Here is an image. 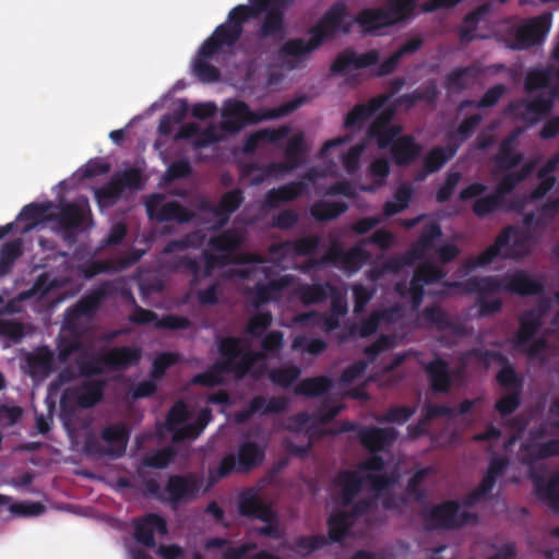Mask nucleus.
<instances>
[{
	"label": "nucleus",
	"instance_id": "5fc2aeb1",
	"mask_svg": "<svg viewBox=\"0 0 559 559\" xmlns=\"http://www.w3.org/2000/svg\"><path fill=\"white\" fill-rule=\"evenodd\" d=\"M325 347L324 343L320 340H306L301 337H297L294 340L293 348L302 349L310 354H317L323 350Z\"/></svg>",
	"mask_w": 559,
	"mask_h": 559
},
{
	"label": "nucleus",
	"instance_id": "b1692460",
	"mask_svg": "<svg viewBox=\"0 0 559 559\" xmlns=\"http://www.w3.org/2000/svg\"><path fill=\"white\" fill-rule=\"evenodd\" d=\"M140 359V352L136 348H117L110 350L105 360L97 362V367L93 369L84 368L83 373L92 374L93 372H100L105 367H127Z\"/></svg>",
	"mask_w": 559,
	"mask_h": 559
},
{
	"label": "nucleus",
	"instance_id": "052dcab7",
	"mask_svg": "<svg viewBox=\"0 0 559 559\" xmlns=\"http://www.w3.org/2000/svg\"><path fill=\"white\" fill-rule=\"evenodd\" d=\"M391 321V318L388 314H373L370 320L365 323L360 329V335L366 336L373 332L376 326H382L385 323H389Z\"/></svg>",
	"mask_w": 559,
	"mask_h": 559
},
{
	"label": "nucleus",
	"instance_id": "39448f33",
	"mask_svg": "<svg viewBox=\"0 0 559 559\" xmlns=\"http://www.w3.org/2000/svg\"><path fill=\"white\" fill-rule=\"evenodd\" d=\"M393 115L386 100H376L367 106L352 110L345 121L347 130L360 128L367 120H372L369 136L374 139L379 150H390L397 165L411 163L420 152V146L408 135H401L400 127L390 122Z\"/></svg>",
	"mask_w": 559,
	"mask_h": 559
},
{
	"label": "nucleus",
	"instance_id": "864d4df0",
	"mask_svg": "<svg viewBox=\"0 0 559 559\" xmlns=\"http://www.w3.org/2000/svg\"><path fill=\"white\" fill-rule=\"evenodd\" d=\"M271 317L267 313H259L254 316L248 325V332L252 336H259L270 324Z\"/></svg>",
	"mask_w": 559,
	"mask_h": 559
},
{
	"label": "nucleus",
	"instance_id": "7c9ffc66",
	"mask_svg": "<svg viewBox=\"0 0 559 559\" xmlns=\"http://www.w3.org/2000/svg\"><path fill=\"white\" fill-rule=\"evenodd\" d=\"M393 428H370L361 433V440L370 450H380L395 439Z\"/></svg>",
	"mask_w": 559,
	"mask_h": 559
},
{
	"label": "nucleus",
	"instance_id": "e2e57ef3",
	"mask_svg": "<svg viewBox=\"0 0 559 559\" xmlns=\"http://www.w3.org/2000/svg\"><path fill=\"white\" fill-rule=\"evenodd\" d=\"M0 333L10 338L17 340L23 335V329L19 323L5 321L0 324Z\"/></svg>",
	"mask_w": 559,
	"mask_h": 559
},
{
	"label": "nucleus",
	"instance_id": "6ab92c4d",
	"mask_svg": "<svg viewBox=\"0 0 559 559\" xmlns=\"http://www.w3.org/2000/svg\"><path fill=\"white\" fill-rule=\"evenodd\" d=\"M550 15L530 20L521 25L516 33L515 48H527L543 40L550 29Z\"/></svg>",
	"mask_w": 559,
	"mask_h": 559
},
{
	"label": "nucleus",
	"instance_id": "4c0bfd02",
	"mask_svg": "<svg viewBox=\"0 0 559 559\" xmlns=\"http://www.w3.org/2000/svg\"><path fill=\"white\" fill-rule=\"evenodd\" d=\"M104 438L111 445V454L119 455L123 452L127 444V431L122 426L106 429Z\"/></svg>",
	"mask_w": 559,
	"mask_h": 559
},
{
	"label": "nucleus",
	"instance_id": "680f3d73",
	"mask_svg": "<svg viewBox=\"0 0 559 559\" xmlns=\"http://www.w3.org/2000/svg\"><path fill=\"white\" fill-rule=\"evenodd\" d=\"M460 181L459 174H450L447 178V181L443 187L438 191L437 198L440 201H444L448 199L452 190L456 187Z\"/></svg>",
	"mask_w": 559,
	"mask_h": 559
},
{
	"label": "nucleus",
	"instance_id": "6e6552de",
	"mask_svg": "<svg viewBox=\"0 0 559 559\" xmlns=\"http://www.w3.org/2000/svg\"><path fill=\"white\" fill-rule=\"evenodd\" d=\"M262 359V356L252 357L247 343L243 341L227 338L221 344V358L216 365L207 372L194 378L195 383L204 385H214L225 379V374L233 372L236 377L241 376L247 370H254V365Z\"/></svg>",
	"mask_w": 559,
	"mask_h": 559
},
{
	"label": "nucleus",
	"instance_id": "de8ad7c7",
	"mask_svg": "<svg viewBox=\"0 0 559 559\" xmlns=\"http://www.w3.org/2000/svg\"><path fill=\"white\" fill-rule=\"evenodd\" d=\"M330 385L326 378L320 377L314 379H308L300 383L298 392L306 395H317L325 391Z\"/></svg>",
	"mask_w": 559,
	"mask_h": 559
},
{
	"label": "nucleus",
	"instance_id": "f3484780",
	"mask_svg": "<svg viewBox=\"0 0 559 559\" xmlns=\"http://www.w3.org/2000/svg\"><path fill=\"white\" fill-rule=\"evenodd\" d=\"M532 168L533 166L531 164H526L522 169L521 174L511 173L507 175L499 182L496 194L480 198L475 202V214L483 216L493 211L498 206L500 197L503 193L509 192L515 186L516 182L522 180L532 170Z\"/></svg>",
	"mask_w": 559,
	"mask_h": 559
},
{
	"label": "nucleus",
	"instance_id": "603ef678",
	"mask_svg": "<svg viewBox=\"0 0 559 559\" xmlns=\"http://www.w3.org/2000/svg\"><path fill=\"white\" fill-rule=\"evenodd\" d=\"M301 191V186L297 183H290L287 185L277 191H274L271 193V200L270 203H273L274 201H286L295 198L298 195Z\"/></svg>",
	"mask_w": 559,
	"mask_h": 559
},
{
	"label": "nucleus",
	"instance_id": "20e7f679",
	"mask_svg": "<svg viewBox=\"0 0 559 559\" xmlns=\"http://www.w3.org/2000/svg\"><path fill=\"white\" fill-rule=\"evenodd\" d=\"M392 480L391 467L384 465L378 456H372L357 472L341 475L338 483L343 495V509L335 510L329 519L331 537L340 540L354 523V518L347 512L352 510L349 502L355 492L372 491L377 499L382 500L384 507L390 508L386 495L391 490Z\"/></svg>",
	"mask_w": 559,
	"mask_h": 559
},
{
	"label": "nucleus",
	"instance_id": "ddd939ff",
	"mask_svg": "<svg viewBox=\"0 0 559 559\" xmlns=\"http://www.w3.org/2000/svg\"><path fill=\"white\" fill-rule=\"evenodd\" d=\"M300 298L305 304L317 302L323 298H330L333 309L332 317L324 320L318 316L312 314H306L297 318V321L305 325L317 324L322 330H332L337 326L336 317L343 314L346 310V302L343 295L330 286L325 288L319 286L305 287L300 292Z\"/></svg>",
	"mask_w": 559,
	"mask_h": 559
},
{
	"label": "nucleus",
	"instance_id": "3c124183",
	"mask_svg": "<svg viewBox=\"0 0 559 559\" xmlns=\"http://www.w3.org/2000/svg\"><path fill=\"white\" fill-rule=\"evenodd\" d=\"M298 374L299 371L296 368L280 369L271 372V379L280 385L287 386Z\"/></svg>",
	"mask_w": 559,
	"mask_h": 559
},
{
	"label": "nucleus",
	"instance_id": "c03bdc74",
	"mask_svg": "<svg viewBox=\"0 0 559 559\" xmlns=\"http://www.w3.org/2000/svg\"><path fill=\"white\" fill-rule=\"evenodd\" d=\"M188 110V105L185 100H178L175 104V111L173 116H165L159 123V131L164 134H168L171 132L173 126L180 122L181 119L186 116Z\"/></svg>",
	"mask_w": 559,
	"mask_h": 559
},
{
	"label": "nucleus",
	"instance_id": "338daca9",
	"mask_svg": "<svg viewBox=\"0 0 559 559\" xmlns=\"http://www.w3.org/2000/svg\"><path fill=\"white\" fill-rule=\"evenodd\" d=\"M518 406V397L515 394H509L502 397L496 405L497 411L502 414L511 413Z\"/></svg>",
	"mask_w": 559,
	"mask_h": 559
},
{
	"label": "nucleus",
	"instance_id": "58836bf2",
	"mask_svg": "<svg viewBox=\"0 0 559 559\" xmlns=\"http://www.w3.org/2000/svg\"><path fill=\"white\" fill-rule=\"evenodd\" d=\"M263 451L257 444L246 443L239 450L238 465L247 469L262 461Z\"/></svg>",
	"mask_w": 559,
	"mask_h": 559
},
{
	"label": "nucleus",
	"instance_id": "0e129e2a",
	"mask_svg": "<svg viewBox=\"0 0 559 559\" xmlns=\"http://www.w3.org/2000/svg\"><path fill=\"white\" fill-rule=\"evenodd\" d=\"M413 414V411L406 407H396L391 409L386 419L390 423L394 424H403L406 421L409 416Z\"/></svg>",
	"mask_w": 559,
	"mask_h": 559
},
{
	"label": "nucleus",
	"instance_id": "ea45409f",
	"mask_svg": "<svg viewBox=\"0 0 559 559\" xmlns=\"http://www.w3.org/2000/svg\"><path fill=\"white\" fill-rule=\"evenodd\" d=\"M432 385L438 391H444L449 386L450 380L443 361L436 359L427 368Z\"/></svg>",
	"mask_w": 559,
	"mask_h": 559
},
{
	"label": "nucleus",
	"instance_id": "49530a36",
	"mask_svg": "<svg viewBox=\"0 0 559 559\" xmlns=\"http://www.w3.org/2000/svg\"><path fill=\"white\" fill-rule=\"evenodd\" d=\"M240 200V194L238 192H230L224 195L221 207L216 213L219 224H224L226 222L228 214L237 209Z\"/></svg>",
	"mask_w": 559,
	"mask_h": 559
},
{
	"label": "nucleus",
	"instance_id": "774afa93",
	"mask_svg": "<svg viewBox=\"0 0 559 559\" xmlns=\"http://www.w3.org/2000/svg\"><path fill=\"white\" fill-rule=\"evenodd\" d=\"M158 554L163 559H181L183 557L182 549L176 545L160 546Z\"/></svg>",
	"mask_w": 559,
	"mask_h": 559
},
{
	"label": "nucleus",
	"instance_id": "cd10ccee",
	"mask_svg": "<svg viewBox=\"0 0 559 559\" xmlns=\"http://www.w3.org/2000/svg\"><path fill=\"white\" fill-rule=\"evenodd\" d=\"M441 271L428 262L424 263L419 267L409 287V295L413 299L414 306L419 304V294L421 292L423 285L432 283L433 281L441 277Z\"/></svg>",
	"mask_w": 559,
	"mask_h": 559
},
{
	"label": "nucleus",
	"instance_id": "79ce46f5",
	"mask_svg": "<svg viewBox=\"0 0 559 559\" xmlns=\"http://www.w3.org/2000/svg\"><path fill=\"white\" fill-rule=\"evenodd\" d=\"M516 134L508 138L501 145L499 155V165L502 168L510 169L518 164L520 155L514 152V142Z\"/></svg>",
	"mask_w": 559,
	"mask_h": 559
},
{
	"label": "nucleus",
	"instance_id": "7ed1b4c3",
	"mask_svg": "<svg viewBox=\"0 0 559 559\" xmlns=\"http://www.w3.org/2000/svg\"><path fill=\"white\" fill-rule=\"evenodd\" d=\"M288 0H251L248 5H240L229 13L227 24L216 28L215 33L200 48L193 62V73L203 82H214L218 79V71L210 64L224 46H230L240 35V22L249 16L266 12L264 24L265 33H273L280 28L281 17L278 10L285 7Z\"/></svg>",
	"mask_w": 559,
	"mask_h": 559
},
{
	"label": "nucleus",
	"instance_id": "e433bc0d",
	"mask_svg": "<svg viewBox=\"0 0 559 559\" xmlns=\"http://www.w3.org/2000/svg\"><path fill=\"white\" fill-rule=\"evenodd\" d=\"M432 475L433 471L430 467L416 469L408 480V495L412 498H419L430 484Z\"/></svg>",
	"mask_w": 559,
	"mask_h": 559
},
{
	"label": "nucleus",
	"instance_id": "37998d69",
	"mask_svg": "<svg viewBox=\"0 0 559 559\" xmlns=\"http://www.w3.org/2000/svg\"><path fill=\"white\" fill-rule=\"evenodd\" d=\"M389 162L383 158H376L369 167V175L373 180V185L365 188L366 190H374L383 183V180L389 175Z\"/></svg>",
	"mask_w": 559,
	"mask_h": 559
},
{
	"label": "nucleus",
	"instance_id": "f257e3e1",
	"mask_svg": "<svg viewBox=\"0 0 559 559\" xmlns=\"http://www.w3.org/2000/svg\"><path fill=\"white\" fill-rule=\"evenodd\" d=\"M507 435L502 442L504 457L492 459L481 483L462 504L449 501L433 508L430 512L431 526L453 527L466 523L471 519L468 507L486 499L503 475L514 483L525 477L533 478L539 498L559 511V474L546 483H538L534 466L536 461L559 453V440L550 439L545 432L536 433L533 426L522 419L511 424Z\"/></svg>",
	"mask_w": 559,
	"mask_h": 559
},
{
	"label": "nucleus",
	"instance_id": "69168bd1",
	"mask_svg": "<svg viewBox=\"0 0 559 559\" xmlns=\"http://www.w3.org/2000/svg\"><path fill=\"white\" fill-rule=\"evenodd\" d=\"M485 191V186L478 182L471 183L460 192V199L463 201H469Z\"/></svg>",
	"mask_w": 559,
	"mask_h": 559
},
{
	"label": "nucleus",
	"instance_id": "9d476101",
	"mask_svg": "<svg viewBox=\"0 0 559 559\" xmlns=\"http://www.w3.org/2000/svg\"><path fill=\"white\" fill-rule=\"evenodd\" d=\"M530 237L523 230L509 228L499 236L493 246L481 252L479 255L469 259L462 272L468 275L477 270L485 269L495 263L499 258H520L527 253Z\"/></svg>",
	"mask_w": 559,
	"mask_h": 559
},
{
	"label": "nucleus",
	"instance_id": "9b49d317",
	"mask_svg": "<svg viewBox=\"0 0 559 559\" xmlns=\"http://www.w3.org/2000/svg\"><path fill=\"white\" fill-rule=\"evenodd\" d=\"M299 102H289L273 110L251 111L239 100H227L223 106L222 127L226 131H237L247 123L285 116L297 108Z\"/></svg>",
	"mask_w": 559,
	"mask_h": 559
},
{
	"label": "nucleus",
	"instance_id": "423d86ee",
	"mask_svg": "<svg viewBox=\"0 0 559 559\" xmlns=\"http://www.w3.org/2000/svg\"><path fill=\"white\" fill-rule=\"evenodd\" d=\"M353 21L343 5H335L309 31L306 37L287 41L281 56L287 67H299L323 43L334 38L338 33L349 31Z\"/></svg>",
	"mask_w": 559,
	"mask_h": 559
},
{
	"label": "nucleus",
	"instance_id": "4468645a",
	"mask_svg": "<svg viewBox=\"0 0 559 559\" xmlns=\"http://www.w3.org/2000/svg\"><path fill=\"white\" fill-rule=\"evenodd\" d=\"M350 141L352 139L348 135H345L325 142L320 152L322 163L328 164L324 174L334 171L336 166L334 158H341L342 164L347 171H353L357 168L359 156L368 146L354 145L347 150L346 146Z\"/></svg>",
	"mask_w": 559,
	"mask_h": 559
},
{
	"label": "nucleus",
	"instance_id": "09e8293b",
	"mask_svg": "<svg viewBox=\"0 0 559 559\" xmlns=\"http://www.w3.org/2000/svg\"><path fill=\"white\" fill-rule=\"evenodd\" d=\"M23 411L13 403L0 405V424L11 426L16 424L22 417Z\"/></svg>",
	"mask_w": 559,
	"mask_h": 559
},
{
	"label": "nucleus",
	"instance_id": "8fccbe9b",
	"mask_svg": "<svg viewBox=\"0 0 559 559\" xmlns=\"http://www.w3.org/2000/svg\"><path fill=\"white\" fill-rule=\"evenodd\" d=\"M21 253V242L13 241L8 243L0 253V275L4 274L10 263Z\"/></svg>",
	"mask_w": 559,
	"mask_h": 559
},
{
	"label": "nucleus",
	"instance_id": "1a4fd4ad",
	"mask_svg": "<svg viewBox=\"0 0 559 559\" xmlns=\"http://www.w3.org/2000/svg\"><path fill=\"white\" fill-rule=\"evenodd\" d=\"M88 213L86 200H80L76 204L66 207L52 206L51 204L29 205L24 207L16 219V224H22V230L27 231L39 224L55 221L59 227L67 228L79 225L84 221Z\"/></svg>",
	"mask_w": 559,
	"mask_h": 559
},
{
	"label": "nucleus",
	"instance_id": "13d9d810",
	"mask_svg": "<svg viewBox=\"0 0 559 559\" xmlns=\"http://www.w3.org/2000/svg\"><path fill=\"white\" fill-rule=\"evenodd\" d=\"M11 511L21 515H38L44 511V508L40 503L36 502H22L11 506Z\"/></svg>",
	"mask_w": 559,
	"mask_h": 559
},
{
	"label": "nucleus",
	"instance_id": "bb28decb",
	"mask_svg": "<svg viewBox=\"0 0 559 559\" xmlns=\"http://www.w3.org/2000/svg\"><path fill=\"white\" fill-rule=\"evenodd\" d=\"M239 508L243 514L252 515L265 522L273 518L272 509L257 493H246L240 500Z\"/></svg>",
	"mask_w": 559,
	"mask_h": 559
},
{
	"label": "nucleus",
	"instance_id": "4d7b16f0",
	"mask_svg": "<svg viewBox=\"0 0 559 559\" xmlns=\"http://www.w3.org/2000/svg\"><path fill=\"white\" fill-rule=\"evenodd\" d=\"M225 556L227 559H240V558H254V559H272V557L267 554L261 552L255 556L250 555V547L249 546H242L239 548H229Z\"/></svg>",
	"mask_w": 559,
	"mask_h": 559
},
{
	"label": "nucleus",
	"instance_id": "473e14b6",
	"mask_svg": "<svg viewBox=\"0 0 559 559\" xmlns=\"http://www.w3.org/2000/svg\"><path fill=\"white\" fill-rule=\"evenodd\" d=\"M364 259L365 254L360 248L354 249L349 252H342L340 248L335 247L329 254V260L348 271H355L358 269Z\"/></svg>",
	"mask_w": 559,
	"mask_h": 559
},
{
	"label": "nucleus",
	"instance_id": "0eeeda50",
	"mask_svg": "<svg viewBox=\"0 0 559 559\" xmlns=\"http://www.w3.org/2000/svg\"><path fill=\"white\" fill-rule=\"evenodd\" d=\"M462 289L476 293L479 296V313L488 314L500 308V301L495 299L487 304L484 301L486 296L498 292L520 295L533 294L539 289V283L525 272L514 271L506 273L500 277H485L480 280L471 277L466 283L462 284Z\"/></svg>",
	"mask_w": 559,
	"mask_h": 559
},
{
	"label": "nucleus",
	"instance_id": "5701e85b",
	"mask_svg": "<svg viewBox=\"0 0 559 559\" xmlns=\"http://www.w3.org/2000/svg\"><path fill=\"white\" fill-rule=\"evenodd\" d=\"M362 32L378 34L382 28L392 26L386 7L365 9L355 19Z\"/></svg>",
	"mask_w": 559,
	"mask_h": 559
},
{
	"label": "nucleus",
	"instance_id": "a878e982",
	"mask_svg": "<svg viewBox=\"0 0 559 559\" xmlns=\"http://www.w3.org/2000/svg\"><path fill=\"white\" fill-rule=\"evenodd\" d=\"M302 139L301 133H294L289 136L286 150V164L284 166H272L267 170V177L280 178L299 164L302 151Z\"/></svg>",
	"mask_w": 559,
	"mask_h": 559
},
{
	"label": "nucleus",
	"instance_id": "393cba45",
	"mask_svg": "<svg viewBox=\"0 0 559 559\" xmlns=\"http://www.w3.org/2000/svg\"><path fill=\"white\" fill-rule=\"evenodd\" d=\"M146 209L152 218L160 221L171 218L185 221L187 218V213L182 207L173 202L164 203L159 195L151 197L146 202Z\"/></svg>",
	"mask_w": 559,
	"mask_h": 559
},
{
	"label": "nucleus",
	"instance_id": "4be33fe9",
	"mask_svg": "<svg viewBox=\"0 0 559 559\" xmlns=\"http://www.w3.org/2000/svg\"><path fill=\"white\" fill-rule=\"evenodd\" d=\"M167 533L166 522L154 514H150L134 524V537L146 546H154L155 538Z\"/></svg>",
	"mask_w": 559,
	"mask_h": 559
},
{
	"label": "nucleus",
	"instance_id": "c756f323",
	"mask_svg": "<svg viewBox=\"0 0 559 559\" xmlns=\"http://www.w3.org/2000/svg\"><path fill=\"white\" fill-rule=\"evenodd\" d=\"M418 0H390L386 4L393 25L406 22L415 16Z\"/></svg>",
	"mask_w": 559,
	"mask_h": 559
},
{
	"label": "nucleus",
	"instance_id": "f704fd0d",
	"mask_svg": "<svg viewBox=\"0 0 559 559\" xmlns=\"http://www.w3.org/2000/svg\"><path fill=\"white\" fill-rule=\"evenodd\" d=\"M559 164V153L552 156L547 164L539 170V183L538 187L534 190L532 198L538 199L545 195L554 186L555 179L549 176V174L557 167Z\"/></svg>",
	"mask_w": 559,
	"mask_h": 559
},
{
	"label": "nucleus",
	"instance_id": "2f4dec72",
	"mask_svg": "<svg viewBox=\"0 0 559 559\" xmlns=\"http://www.w3.org/2000/svg\"><path fill=\"white\" fill-rule=\"evenodd\" d=\"M457 144L448 147L445 151L443 148H435L432 150L425 158L424 163V176H420L418 179H424L425 176L438 170L442 167L456 152Z\"/></svg>",
	"mask_w": 559,
	"mask_h": 559
},
{
	"label": "nucleus",
	"instance_id": "6e6d98bb",
	"mask_svg": "<svg viewBox=\"0 0 559 559\" xmlns=\"http://www.w3.org/2000/svg\"><path fill=\"white\" fill-rule=\"evenodd\" d=\"M287 130L285 128H281L278 130H262L253 134L250 142H276L281 138L285 136Z\"/></svg>",
	"mask_w": 559,
	"mask_h": 559
},
{
	"label": "nucleus",
	"instance_id": "f8f14e48",
	"mask_svg": "<svg viewBox=\"0 0 559 559\" xmlns=\"http://www.w3.org/2000/svg\"><path fill=\"white\" fill-rule=\"evenodd\" d=\"M210 420L207 408H188L185 404H176L167 419V428L175 440L194 439Z\"/></svg>",
	"mask_w": 559,
	"mask_h": 559
},
{
	"label": "nucleus",
	"instance_id": "412c9836",
	"mask_svg": "<svg viewBox=\"0 0 559 559\" xmlns=\"http://www.w3.org/2000/svg\"><path fill=\"white\" fill-rule=\"evenodd\" d=\"M378 60L379 52L377 50H370L364 53L345 51L337 56L331 70L336 74H346L352 70L376 64Z\"/></svg>",
	"mask_w": 559,
	"mask_h": 559
},
{
	"label": "nucleus",
	"instance_id": "a18cd8bd",
	"mask_svg": "<svg viewBox=\"0 0 559 559\" xmlns=\"http://www.w3.org/2000/svg\"><path fill=\"white\" fill-rule=\"evenodd\" d=\"M345 211L341 203L320 202L312 207V214L319 219H330Z\"/></svg>",
	"mask_w": 559,
	"mask_h": 559
},
{
	"label": "nucleus",
	"instance_id": "a19ab883",
	"mask_svg": "<svg viewBox=\"0 0 559 559\" xmlns=\"http://www.w3.org/2000/svg\"><path fill=\"white\" fill-rule=\"evenodd\" d=\"M412 191L406 186H401L395 194L392 201L388 202L384 207L385 215H394L402 210H404L409 200H411Z\"/></svg>",
	"mask_w": 559,
	"mask_h": 559
},
{
	"label": "nucleus",
	"instance_id": "72a5a7b5",
	"mask_svg": "<svg viewBox=\"0 0 559 559\" xmlns=\"http://www.w3.org/2000/svg\"><path fill=\"white\" fill-rule=\"evenodd\" d=\"M167 489L169 497L174 500L188 499L193 497L198 491L194 479H186L180 477L170 478Z\"/></svg>",
	"mask_w": 559,
	"mask_h": 559
},
{
	"label": "nucleus",
	"instance_id": "bf43d9fd",
	"mask_svg": "<svg viewBox=\"0 0 559 559\" xmlns=\"http://www.w3.org/2000/svg\"><path fill=\"white\" fill-rule=\"evenodd\" d=\"M177 357L174 354H162L157 356L153 364V376L155 378L160 377L166 368L174 365Z\"/></svg>",
	"mask_w": 559,
	"mask_h": 559
},
{
	"label": "nucleus",
	"instance_id": "c85d7f7f",
	"mask_svg": "<svg viewBox=\"0 0 559 559\" xmlns=\"http://www.w3.org/2000/svg\"><path fill=\"white\" fill-rule=\"evenodd\" d=\"M51 355L47 348H38L26 358V370L35 379L45 378L50 371Z\"/></svg>",
	"mask_w": 559,
	"mask_h": 559
},
{
	"label": "nucleus",
	"instance_id": "c9c22d12",
	"mask_svg": "<svg viewBox=\"0 0 559 559\" xmlns=\"http://www.w3.org/2000/svg\"><path fill=\"white\" fill-rule=\"evenodd\" d=\"M133 320L139 323H153L157 326H168L174 329H180L187 325V321L185 319L168 317L166 319L158 320L153 312L143 309L135 311Z\"/></svg>",
	"mask_w": 559,
	"mask_h": 559
},
{
	"label": "nucleus",
	"instance_id": "2eb2a0df",
	"mask_svg": "<svg viewBox=\"0 0 559 559\" xmlns=\"http://www.w3.org/2000/svg\"><path fill=\"white\" fill-rule=\"evenodd\" d=\"M540 325L539 312H531L522 318L514 346L518 350L536 356L545 347L543 337L538 334Z\"/></svg>",
	"mask_w": 559,
	"mask_h": 559
},
{
	"label": "nucleus",
	"instance_id": "f03ea898",
	"mask_svg": "<svg viewBox=\"0 0 559 559\" xmlns=\"http://www.w3.org/2000/svg\"><path fill=\"white\" fill-rule=\"evenodd\" d=\"M238 233H227L218 238H212L210 249L204 253L201 262L190 263L193 273L192 290L197 294L198 300L203 305H211L217 300L216 284L210 281L205 287L202 281L212 272L222 267V275L231 276L234 272L254 283V297L258 302H264L275 297V290L288 284L287 276H277V273L264 261H258L249 255L235 258L227 261L233 248L240 241Z\"/></svg>",
	"mask_w": 559,
	"mask_h": 559
},
{
	"label": "nucleus",
	"instance_id": "aec40b11",
	"mask_svg": "<svg viewBox=\"0 0 559 559\" xmlns=\"http://www.w3.org/2000/svg\"><path fill=\"white\" fill-rule=\"evenodd\" d=\"M102 396L100 383L97 380L82 382V388L76 391H68L61 400V406L66 411L74 404L87 407L99 401Z\"/></svg>",
	"mask_w": 559,
	"mask_h": 559
},
{
	"label": "nucleus",
	"instance_id": "dca6fc26",
	"mask_svg": "<svg viewBox=\"0 0 559 559\" xmlns=\"http://www.w3.org/2000/svg\"><path fill=\"white\" fill-rule=\"evenodd\" d=\"M439 237V227L430 223L413 250L414 259H430L435 254H438V258L443 262L452 260L457 254V249L453 245H445L438 248L437 238Z\"/></svg>",
	"mask_w": 559,
	"mask_h": 559
},
{
	"label": "nucleus",
	"instance_id": "a211bd4d",
	"mask_svg": "<svg viewBox=\"0 0 559 559\" xmlns=\"http://www.w3.org/2000/svg\"><path fill=\"white\" fill-rule=\"evenodd\" d=\"M141 185L142 177L139 170L129 169L119 175L108 188L97 191L96 198L100 206H106L114 203L126 189H139Z\"/></svg>",
	"mask_w": 559,
	"mask_h": 559
}]
</instances>
